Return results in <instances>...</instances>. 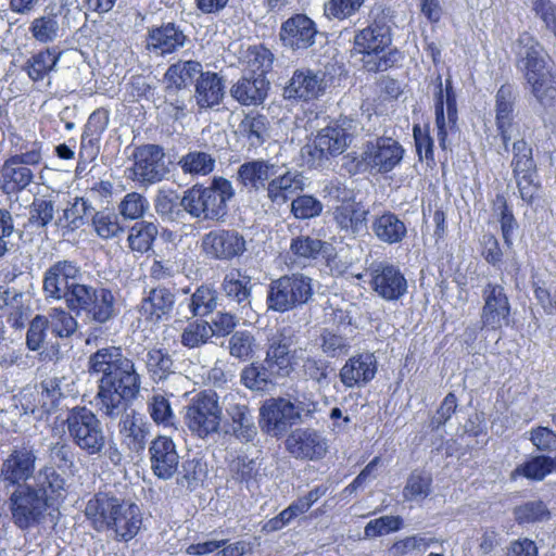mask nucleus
Masks as SVG:
<instances>
[{
	"label": "nucleus",
	"instance_id": "f257e3e1",
	"mask_svg": "<svg viewBox=\"0 0 556 556\" xmlns=\"http://www.w3.org/2000/svg\"><path fill=\"white\" fill-rule=\"evenodd\" d=\"M88 368L91 374L102 375L97 394L100 412L111 419L121 417L123 443L130 452H142L150 432L149 425L136 417L134 410L126 413L128 403L138 395L141 386L134 362L124 355L122 348L111 345L91 354Z\"/></svg>",
	"mask_w": 556,
	"mask_h": 556
},
{
	"label": "nucleus",
	"instance_id": "f03ea898",
	"mask_svg": "<svg viewBox=\"0 0 556 556\" xmlns=\"http://www.w3.org/2000/svg\"><path fill=\"white\" fill-rule=\"evenodd\" d=\"M65 495V479L51 466L40 468L34 481L15 488L8 498L13 523L21 530L41 525Z\"/></svg>",
	"mask_w": 556,
	"mask_h": 556
},
{
	"label": "nucleus",
	"instance_id": "7ed1b4c3",
	"mask_svg": "<svg viewBox=\"0 0 556 556\" xmlns=\"http://www.w3.org/2000/svg\"><path fill=\"white\" fill-rule=\"evenodd\" d=\"M85 515L98 531H108L117 541L128 542L136 536L142 525L137 505L126 503L109 493H98L90 498Z\"/></svg>",
	"mask_w": 556,
	"mask_h": 556
},
{
	"label": "nucleus",
	"instance_id": "20e7f679",
	"mask_svg": "<svg viewBox=\"0 0 556 556\" xmlns=\"http://www.w3.org/2000/svg\"><path fill=\"white\" fill-rule=\"evenodd\" d=\"M370 16L371 23L355 34L354 47L365 55L363 64L368 72H384L401 60V53L396 49L386 52L392 43L390 10L375 8Z\"/></svg>",
	"mask_w": 556,
	"mask_h": 556
},
{
	"label": "nucleus",
	"instance_id": "39448f33",
	"mask_svg": "<svg viewBox=\"0 0 556 556\" xmlns=\"http://www.w3.org/2000/svg\"><path fill=\"white\" fill-rule=\"evenodd\" d=\"M515 52L532 94L543 108L556 112V75L546 70L542 46L530 34L523 33L515 43Z\"/></svg>",
	"mask_w": 556,
	"mask_h": 556
},
{
	"label": "nucleus",
	"instance_id": "423d86ee",
	"mask_svg": "<svg viewBox=\"0 0 556 556\" xmlns=\"http://www.w3.org/2000/svg\"><path fill=\"white\" fill-rule=\"evenodd\" d=\"M235 195L231 182L215 177L208 187L194 185L186 190L179 201L180 207L200 220H220L227 214V202Z\"/></svg>",
	"mask_w": 556,
	"mask_h": 556
},
{
	"label": "nucleus",
	"instance_id": "0eeeda50",
	"mask_svg": "<svg viewBox=\"0 0 556 556\" xmlns=\"http://www.w3.org/2000/svg\"><path fill=\"white\" fill-rule=\"evenodd\" d=\"M67 309L88 323L108 325L121 314V304L117 293L112 289L85 283L72 290Z\"/></svg>",
	"mask_w": 556,
	"mask_h": 556
},
{
	"label": "nucleus",
	"instance_id": "6e6552de",
	"mask_svg": "<svg viewBox=\"0 0 556 556\" xmlns=\"http://www.w3.org/2000/svg\"><path fill=\"white\" fill-rule=\"evenodd\" d=\"M314 295V279L303 273H292L270 281L266 304L270 311L286 313L309 304Z\"/></svg>",
	"mask_w": 556,
	"mask_h": 556
},
{
	"label": "nucleus",
	"instance_id": "1a4fd4ad",
	"mask_svg": "<svg viewBox=\"0 0 556 556\" xmlns=\"http://www.w3.org/2000/svg\"><path fill=\"white\" fill-rule=\"evenodd\" d=\"M65 426L68 438L85 455L94 457L108 444L102 421L86 406H75L67 412Z\"/></svg>",
	"mask_w": 556,
	"mask_h": 556
},
{
	"label": "nucleus",
	"instance_id": "9d476101",
	"mask_svg": "<svg viewBox=\"0 0 556 556\" xmlns=\"http://www.w3.org/2000/svg\"><path fill=\"white\" fill-rule=\"evenodd\" d=\"M223 408L215 392L198 393L186 406L185 422L192 434L206 439L217 433L220 427Z\"/></svg>",
	"mask_w": 556,
	"mask_h": 556
},
{
	"label": "nucleus",
	"instance_id": "9b49d317",
	"mask_svg": "<svg viewBox=\"0 0 556 556\" xmlns=\"http://www.w3.org/2000/svg\"><path fill=\"white\" fill-rule=\"evenodd\" d=\"M134 164L130 178L143 186L157 184L169 174L170 162L166 160L163 147L142 144L132 152Z\"/></svg>",
	"mask_w": 556,
	"mask_h": 556
},
{
	"label": "nucleus",
	"instance_id": "f8f14e48",
	"mask_svg": "<svg viewBox=\"0 0 556 556\" xmlns=\"http://www.w3.org/2000/svg\"><path fill=\"white\" fill-rule=\"evenodd\" d=\"M356 130L355 119L341 116L317 134L309 154L317 160L342 154L352 142Z\"/></svg>",
	"mask_w": 556,
	"mask_h": 556
},
{
	"label": "nucleus",
	"instance_id": "ddd939ff",
	"mask_svg": "<svg viewBox=\"0 0 556 556\" xmlns=\"http://www.w3.org/2000/svg\"><path fill=\"white\" fill-rule=\"evenodd\" d=\"M365 275L372 292L387 302H396L408 291L405 275L397 265L390 262H372Z\"/></svg>",
	"mask_w": 556,
	"mask_h": 556
},
{
	"label": "nucleus",
	"instance_id": "4468645a",
	"mask_svg": "<svg viewBox=\"0 0 556 556\" xmlns=\"http://www.w3.org/2000/svg\"><path fill=\"white\" fill-rule=\"evenodd\" d=\"M81 277L80 266L71 260H61L53 263L43 273L42 290L47 299L64 300L66 307L74 288L84 287L78 281Z\"/></svg>",
	"mask_w": 556,
	"mask_h": 556
},
{
	"label": "nucleus",
	"instance_id": "2eb2a0df",
	"mask_svg": "<svg viewBox=\"0 0 556 556\" xmlns=\"http://www.w3.org/2000/svg\"><path fill=\"white\" fill-rule=\"evenodd\" d=\"M404 156L403 147L390 137H378L375 141H368L362 152V163L380 174L391 172Z\"/></svg>",
	"mask_w": 556,
	"mask_h": 556
},
{
	"label": "nucleus",
	"instance_id": "dca6fc26",
	"mask_svg": "<svg viewBox=\"0 0 556 556\" xmlns=\"http://www.w3.org/2000/svg\"><path fill=\"white\" fill-rule=\"evenodd\" d=\"M223 405L227 416L226 433L241 443L252 442L257 435L252 409L235 393L226 394Z\"/></svg>",
	"mask_w": 556,
	"mask_h": 556
},
{
	"label": "nucleus",
	"instance_id": "f3484780",
	"mask_svg": "<svg viewBox=\"0 0 556 556\" xmlns=\"http://www.w3.org/2000/svg\"><path fill=\"white\" fill-rule=\"evenodd\" d=\"M316 23L304 13H296L281 23L279 40L282 47L292 51L312 48L319 36Z\"/></svg>",
	"mask_w": 556,
	"mask_h": 556
},
{
	"label": "nucleus",
	"instance_id": "a211bd4d",
	"mask_svg": "<svg viewBox=\"0 0 556 556\" xmlns=\"http://www.w3.org/2000/svg\"><path fill=\"white\" fill-rule=\"evenodd\" d=\"M293 402L285 397L266 400L260 408V425L264 432L281 438L295 425Z\"/></svg>",
	"mask_w": 556,
	"mask_h": 556
},
{
	"label": "nucleus",
	"instance_id": "6ab92c4d",
	"mask_svg": "<svg viewBox=\"0 0 556 556\" xmlns=\"http://www.w3.org/2000/svg\"><path fill=\"white\" fill-rule=\"evenodd\" d=\"M37 455L33 446H15L3 460L0 468V478L9 485L18 486L28 483L27 480L36 476Z\"/></svg>",
	"mask_w": 556,
	"mask_h": 556
},
{
	"label": "nucleus",
	"instance_id": "aec40b11",
	"mask_svg": "<svg viewBox=\"0 0 556 556\" xmlns=\"http://www.w3.org/2000/svg\"><path fill=\"white\" fill-rule=\"evenodd\" d=\"M202 249L214 260L231 261L247 251V242L244 237L236 230L217 229L203 236Z\"/></svg>",
	"mask_w": 556,
	"mask_h": 556
},
{
	"label": "nucleus",
	"instance_id": "412c9836",
	"mask_svg": "<svg viewBox=\"0 0 556 556\" xmlns=\"http://www.w3.org/2000/svg\"><path fill=\"white\" fill-rule=\"evenodd\" d=\"M434 109L438 141L443 150H447L450 149L447 135L456 128L457 123L456 94L451 78L445 80V89L435 90Z\"/></svg>",
	"mask_w": 556,
	"mask_h": 556
},
{
	"label": "nucleus",
	"instance_id": "4be33fe9",
	"mask_svg": "<svg viewBox=\"0 0 556 556\" xmlns=\"http://www.w3.org/2000/svg\"><path fill=\"white\" fill-rule=\"evenodd\" d=\"M286 450L296 459L319 460L327 453V440L311 428H296L286 439Z\"/></svg>",
	"mask_w": 556,
	"mask_h": 556
},
{
	"label": "nucleus",
	"instance_id": "5701e85b",
	"mask_svg": "<svg viewBox=\"0 0 556 556\" xmlns=\"http://www.w3.org/2000/svg\"><path fill=\"white\" fill-rule=\"evenodd\" d=\"M149 460L152 472L163 480H168L177 472L179 455L172 438L159 435L149 446Z\"/></svg>",
	"mask_w": 556,
	"mask_h": 556
},
{
	"label": "nucleus",
	"instance_id": "b1692460",
	"mask_svg": "<svg viewBox=\"0 0 556 556\" xmlns=\"http://www.w3.org/2000/svg\"><path fill=\"white\" fill-rule=\"evenodd\" d=\"M484 305L481 313V321L484 327L498 329L509 324L510 304L500 285L489 282L482 292Z\"/></svg>",
	"mask_w": 556,
	"mask_h": 556
},
{
	"label": "nucleus",
	"instance_id": "393cba45",
	"mask_svg": "<svg viewBox=\"0 0 556 556\" xmlns=\"http://www.w3.org/2000/svg\"><path fill=\"white\" fill-rule=\"evenodd\" d=\"M326 90L325 74L312 70H296L283 89L286 99L313 100Z\"/></svg>",
	"mask_w": 556,
	"mask_h": 556
},
{
	"label": "nucleus",
	"instance_id": "a878e982",
	"mask_svg": "<svg viewBox=\"0 0 556 556\" xmlns=\"http://www.w3.org/2000/svg\"><path fill=\"white\" fill-rule=\"evenodd\" d=\"M377 374V359L366 352L350 357L339 371V378L345 388H361L370 382Z\"/></svg>",
	"mask_w": 556,
	"mask_h": 556
},
{
	"label": "nucleus",
	"instance_id": "bb28decb",
	"mask_svg": "<svg viewBox=\"0 0 556 556\" xmlns=\"http://www.w3.org/2000/svg\"><path fill=\"white\" fill-rule=\"evenodd\" d=\"M281 169L271 176L266 187L267 199L278 206L286 204L292 194L301 192L305 188V180L302 173L287 168Z\"/></svg>",
	"mask_w": 556,
	"mask_h": 556
},
{
	"label": "nucleus",
	"instance_id": "cd10ccee",
	"mask_svg": "<svg viewBox=\"0 0 556 556\" xmlns=\"http://www.w3.org/2000/svg\"><path fill=\"white\" fill-rule=\"evenodd\" d=\"M176 303L174 290L159 286L152 288L141 300L139 313L150 323L168 320Z\"/></svg>",
	"mask_w": 556,
	"mask_h": 556
},
{
	"label": "nucleus",
	"instance_id": "c85d7f7f",
	"mask_svg": "<svg viewBox=\"0 0 556 556\" xmlns=\"http://www.w3.org/2000/svg\"><path fill=\"white\" fill-rule=\"evenodd\" d=\"M187 41L188 37L180 26L169 22L149 29L147 49L156 55H165L185 47Z\"/></svg>",
	"mask_w": 556,
	"mask_h": 556
},
{
	"label": "nucleus",
	"instance_id": "c756f323",
	"mask_svg": "<svg viewBox=\"0 0 556 556\" xmlns=\"http://www.w3.org/2000/svg\"><path fill=\"white\" fill-rule=\"evenodd\" d=\"M279 169V165L267 160L249 161L239 166L237 180L249 192L266 191L268 181Z\"/></svg>",
	"mask_w": 556,
	"mask_h": 556
},
{
	"label": "nucleus",
	"instance_id": "7c9ffc66",
	"mask_svg": "<svg viewBox=\"0 0 556 556\" xmlns=\"http://www.w3.org/2000/svg\"><path fill=\"white\" fill-rule=\"evenodd\" d=\"M288 332L289 330L285 328L268 339L266 357L263 363L276 377H287L292 370L289 357L292 340Z\"/></svg>",
	"mask_w": 556,
	"mask_h": 556
},
{
	"label": "nucleus",
	"instance_id": "2f4dec72",
	"mask_svg": "<svg viewBox=\"0 0 556 556\" xmlns=\"http://www.w3.org/2000/svg\"><path fill=\"white\" fill-rule=\"evenodd\" d=\"M332 215L337 228L348 237L355 238L367 230L369 210L362 202L336 205Z\"/></svg>",
	"mask_w": 556,
	"mask_h": 556
},
{
	"label": "nucleus",
	"instance_id": "473e14b6",
	"mask_svg": "<svg viewBox=\"0 0 556 556\" xmlns=\"http://www.w3.org/2000/svg\"><path fill=\"white\" fill-rule=\"evenodd\" d=\"M62 7L48 4L41 15L35 17L28 27L31 38L41 43L54 42L63 35V27L60 21Z\"/></svg>",
	"mask_w": 556,
	"mask_h": 556
},
{
	"label": "nucleus",
	"instance_id": "72a5a7b5",
	"mask_svg": "<svg viewBox=\"0 0 556 556\" xmlns=\"http://www.w3.org/2000/svg\"><path fill=\"white\" fill-rule=\"evenodd\" d=\"M251 277L232 269L227 273L222 282V292L228 305L236 309H245L251 304Z\"/></svg>",
	"mask_w": 556,
	"mask_h": 556
},
{
	"label": "nucleus",
	"instance_id": "f704fd0d",
	"mask_svg": "<svg viewBox=\"0 0 556 556\" xmlns=\"http://www.w3.org/2000/svg\"><path fill=\"white\" fill-rule=\"evenodd\" d=\"M268 86L269 81L262 74H247L232 85L230 94L242 105H257L265 100Z\"/></svg>",
	"mask_w": 556,
	"mask_h": 556
},
{
	"label": "nucleus",
	"instance_id": "c9c22d12",
	"mask_svg": "<svg viewBox=\"0 0 556 556\" xmlns=\"http://www.w3.org/2000/svg\"><path fill=\"white\" fill-rule=\"evenodd\" d=\"M225 97V81L214 72H203L195 83L194 98L200 109L219 105Z\"/></svg>",
	"mask_w": 556,
	"mask_h": 556
},
{
	"label": "nucleus",
	"instance_id": "e433bc0d",
	"mask_svg": "<svg viewBox=\"0 0 556 556\" xmlns=\"http://www.w3.org/2000/svg\"><path fill=\"white\" fill-rule=\"evenodd\" d=\"M62 51L58 47H47L34 53L24 64V71L33 81L42 80L56 71Z\"/></svg>",
	"mask_w": 556,
	"mask_h": 556
},
{
	"label": "nucleus",
	"instance_id": "4c0bfd02",
	"mask_svg": "<svg viewBox=\"0 0 556 556\" xmlns=\"http://www.w3.org/2000/svg\"><path fill=\"white\" fill-rule=\"evenodd\" d=\"M2 191L5 194L18 193L26 189L34 180V172L30 167L18 164L9 157L2 168Z\"/></svg>",
	"mask_w": 556,
	"mask_h": 556
},
{
	"label": "nucleus",
	"instance_id": "58836bf2",
	"mask_svg": "<svg viewBox=\"0 0 556 556\" xmlns=\"http://www.w3.org/2000/svg\"><path fill=\"white\" fill-rule=\"evenodd\" d=\"M201 73H203L202 64L198 61L180 60L172 64L164 75V79L167 83V93L189 87Z\"/></svg>",
	"mask_w": 556,
	"mask_h": 556
},
{
	"label": "nucleus",
	"instance_id": "ea45409f",
	"mask_svg": "<svg viewBox=\"0 0 556 556\" xmlns=\"http://www.w3.org/2000/svg\"><path fill=\"white\" fill-rule=\"evenodd\" d=\"M372 232L382 242L394 244L401 242L407 233L403 220L392 212H384L372 220Z\"/></svg>",
	"mask_w": 556,
	"mask_h": 556
},
{
	"label": "nucleus",
	"instance_id": "a19ab883",
	"mask_svg": "<svg viewBox=\"0 0 556 556\" xmlns=\"http://www.w3.org/2000/svg\"><path fill=\"white\" fill-rule=\"evenodd\" d=\"M144 362L148 374L154 382L164 381L176 372L175 362L166 349L152 348L148 350Z\"/></svg>",
	"mask_w": 556,
	"mask_h": 556
},
{
	"label": "nucleus",
	"instance_id": "79ce46f5",
	"mask_svg": "<svg viewBox=\"0 0 556 556\" xmlns=\"http://www.w3.org/2000/svg\"><path fill=\"white\" fill-rule=\"evenodd\" d=\"M251 147L262 146L268 137L267 117L261 114H248L240 122L237 131Z\"/></svg>",
	"mask_w": 556,
	"mask_h": 556
},
{
	"label": "nucleus",
	"instance_id": "37998d69",
	"mask_svg": "<svg viewBox=\"0 0 556 556\" xmlns=\"http://www.w3.org/2000/svg\"><path fill=\"white\" fill-rule=\"evenodd\" d=\"M157 233V226L154 223L137 222L129 229L127 238L129 248L139 253L148 252L152 248Z\"/></svg>",
	"mask_w": 556,
	"mask_h": 556
},
{
	"label": "nucleus",
	"instance_id": "c03bdc74",
	"mask_svg": "<svg viewBox=\"0 0 556 556\" xmlns=\"http://www.w3.org/2000/svg\"><path fill=\"white\" fill-rule=\"evenodd\" d=\"M301 371L306 380L313 381L320 389H326L331 383L333 368L326 359L306 356L302 361Z\"/></svg>",
	"mask_w": 556,
	"mask_h": 556
},
{
	"label": "nucleus",
	"instance_id": "a18cd8bd",
	"mask_svg": "<svg viewBox=\"0 0 556 556\" xmlns=\"http://www.w3.org/2000/svg\"><path fill=\"white\" fill-rule=\"evenodd\" d=\"M215 157L205 151H190L184 155L178 165L185 174L192 176H206L215 168Z\"/></svg>",
	"mask_w": 556,
	"mask_h": 556
},
{
	"label": "nucleus",
	"instance_id": "49530a36",
	"mask_svg": "<svg viewBox=\"0 0 556 556\" xmlns=\"http://www.w3.org/2000/svg\"><path fill=\"white\" fill-rule=\"evenodd\" d=\"M493 211L498 216L504 243L510 249L513 247L514 235L518 229V223L504 195H496L493 201Z\"/></svg>",
	"mask_w": 556,
	"mask_h": 556
},
{
	"label": "nucleus",
	"instance_id": "de8ad7c7",
	"mask_svg": "<svg viewBox=\"0 0 556 556\" xmlns=\"http://www.w3.org/2000/svg\"><path fill=\"white\" fill-rule=\"evenodd\" d=\"M229 470L236 481L245 483L249 489L256 484L260 476V465L247 455H239L233 458L230 462Z\"/></svg>",
	"mask_w": 556,
	"mask_h": 556
},
{
	"label": "nucleus",
	"instance_id": "09e8293b",
	"mask_svg": "<svg viewBox=\"0 0 556 556\" xmlns=\"http://www.w3.org/2000/svg\"><path fill=\"white\" fill-rule=\"evenodd\" d=\"M513 514L518 525L545 522L551 519L547 505L540 500L529 501L516 506Z\"/></svg>",
	"mask_w": 556,
	"mask_h": 556
},
{
	"label": "nucleus",
	"instance_id": "8fccbe9b",
	"mask_svg": "<svg viewBox=\"0 0 556 556\" xmlns=\"http://www.w3.org/2000/svg\"><path fill=\"white\" fill-rule=\"evenodd\" d=\"M276 377L271 370L266 368V365H256L254 363L245 366L241 374L240 380L243 386L252 391H265L269 384H273L271 378Z\"/></svg>",
	"mask_w": 556,
	"mask_h": 556
},
{
	"label": "nucleus",
	"instance_id": "3c124183",
	"mask_svg": "<svg viewBox=\"0 0 556 556\" xmlns=\"http://www.w3.org/2000/svg\"><path fill=\"white\" fill-rule=\"evenodd\" d=\"M432 478L429 473L413 471L403 489V497L409 502H420L431 493Z\"/></svg>",
	"mask_w": 556,
	"mask_h": 556
},
{
	"label": "nucleus",
	"instance_id": "603ef678",
	"mask_svg": "<svg viewBox=\"0 0 556 556\" xmlns=\"http://www.w3.org/2000/svg\"><path fill=\"white\" fill-rule=\"evenodd\" d=\"M70 309L61 307L51 308L48 315L49 326L52 333L59 338H68L75 333L78 328V321Z\"/></svg>",
	"mask_w": 556,
	"mask_h": 556
},
{
	"label": "nucleus",
	"instance_id": "864d4df0",
	"mask_svg": "<svg viewBox=\"0 0 556 556\" xmlns=\"http://www.w3.org/2000/svg\"><path fill=\"white\" fill-rule=\"evenodd\" d=\"M213 337L210 323L198 319L187 325L180 336V343L188 349L204 345Z\"/></svg>",
	"mask_w": 556,
	"mask_h": 556
},
{
	"label": "nucleus",
	"instance_id": "5fc2aeb1",
	"mask_svg": "<svg viewBox=\"0 0 556 556\" xmlns=\"http://www.w3.org/2000/svg\"><path fill=\"white\" fill-rule=\"evenodd\" d=\"M326 244L327 243L320 239L301 235L292 238L290 252L299 260H316Z\"/></svg>",
	"mask_w": 556,
	"mask_h": 556
},
{
	"label": "nucleus",
	"instance_id": "6e6d98bb",
	"mask_svg": "<svg viewBox=\"0 0 556 556\" xmlns=\"http://www.w3.org/2000/svg\"><path fill=\"white\" fill-rule=\"evenodd\" d=\"M92 225L97 235L104 240L117 237L124 231L116 213L109 211L94 212Z\"/></svg>",
	"mask_w": 556,
	"mask_h": 556
},
{
	"label": "nucleus",
	"instance_id": "4d7b16f0",
	"mask_svg": "<svg viewBox=\"0 0 556 556\" xmlns=\"http://www.w3.org/2000/svg\"><path fill=\"white\" fill-rule=\"evenodd\" d=\"M274 54L264 46H254L247 51V67L249 75L262 74L266 77V73L271 70Z\"/></svg>",
	"mask_w": 556,
	"mask_h": 556
},
{
	"label": "nucleus",
	"instance_id": "13d9d810",
	"mask_svg": "<svg viewBox=\"0 0 556 556\" xmlns=\"http://www.w3.org/2000/svg\"><path fill=\"white\" fill-rule=\"evenodd\" d=\"M553 471L552 457L540 455L525 462L514 470V475L523 476L530 480L541 481Z\"/></svg>",
	"mask_w": 556,
	"mask_h": 556
},
{
	"label": "nucleus",
	"instance_id": "bf43d9fd",
	"mask_svg": "<svg viewBox=\"0 0 556 556\" xmlns=\"http://www.w3.org/2000/svg\"><path fill=\"white\" fill-rule=\"evenodd\" d=\"M511 167L514 175L536 173L532 148L523 139L516 140L513 144Z\"/></svg>",
	"mask_w": 556,
	"mask_h": 556
},
{
	"label": "nucleus",
	"instance_id": "052dcab7",
	"mask_svg": "<svg viewBox=\"0 0 556 556\" xmlns=\"http://www.w3.org/2000/svg\"><path fill=\"white\" fill-rule=\"evenodd\" d=\"M229 354L240 361L252 358L255 350V339L247 330L236 331L228 340Z\"/></svg>",
	"mask_w": 556,
	"mask_h": 556
},
{
	"label": "nucleus",
	"instance_id": "680f3d73",
	"mask_svg": "<svg viewBox=\"0 0 556 556\" xmlns=\"http://www.w3.org/2000/svg\"><path fill=\"white\" fill-rule=\"evenodd\" d=\"M54 217V202L47 198H35L29 205L28 224L46 228Z\"/></svg>",
	"mask_w": 556,
	"mask_h": 556
},
{
	"label": "nucleus",
	"instance_id": "e2e57ef3",
	"mask_svg": "<svg viewBox=\"0 0 556 556\" xmlns=\"http://www.w3.org/2000/svg\"><path fill=\"white\" fill-rule=\"evenodd\" d=\"M205 475L206 466L201 459L195 457L186 459L178 473L177 483L192 490L205 477Z\"/></svg>",
	"mask_w": 556,
	"mask_h": 556
},
{
	"label": "nucleus",
	"instance_id": "0e129e2a",
	"mask_svg": "<svg viewBox=\"0 0 556 556\" xmlns=\"http://www.w3.org/2000/svg\"><path fill=\"white\" fill-rule=\"evenodd\" d=\"M148 412L157 425L173 426L175 415L173 413L168 399L161 394L155 393L148 400Z\"/></svg>",
	"mask_w": 556,
	"mask_h": 556
},
{
	"label": "nucleus",
	"instance_id": "69168bd1",
	"mask_svg": "<svg viewBox=\"0 0 556 556\" xmlns=\"http://www.w3.org/2000/svg\"><path fill=\"white\" fill-rule=\"evenodd\" d=\"M324 210L323 203L311 194L298 195L291 202V213L298 219L317 217Z\"/></svg>",
	"mask_w": 556,
	"mask_h": 556
},
{
	"label": "nucleus",
	"instance_id": "338daca9",
	"mask_svg": "<svg viewBox=\"0 0 556 556\" xmlns=\"http://www.w3.org/2000/svg\"><path fill=\"white\" fill-rule=\"evenodd\" d=\"M318 344L321 352L332 358L348 354L350 349L346 338L328 329L321 331Z\"/></svg>",
	"mask_w": 556,
	"mask_h": 556
},
{
	"label": "nucleus",
	"instance_id": "774afa93",
	"mask_svg": "<svg viewBox=\"0 0 556 556\" xmlns=\"http://www.w3.org/2000/svg\"><path fill=\"white\" fill-rule=\"evenodd\" d=\"M216 306L215 292L208 287H200L190 298L188 307L193 316H205Z\"/></svg>",
	"mask_w": 556,
	"mask_h": 556
}]
</instances>
